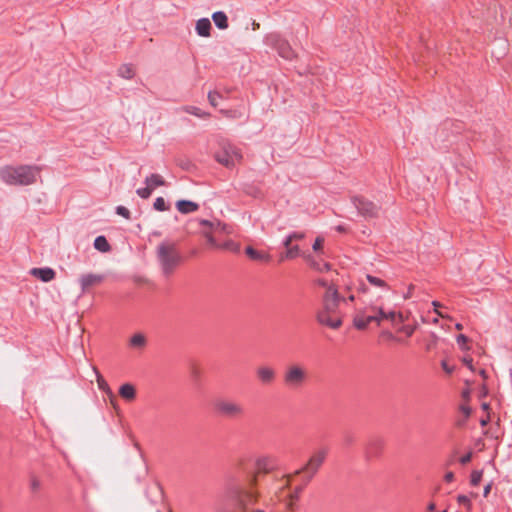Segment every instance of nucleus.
I'll return each mask as SVG.
<instances>
[{
  "label": "nucleus",
  "mask_w": 512,
  "mask_h": 512,
  "mask_svg": "<svg viewBox=\"0 0 512 512\" xmlns=\"http://www.w3.org/2000/svg\"><path fill=\"white\" fill-rule=\"evenodd\" d=\"M350 442H351V439L347 438V439H346V443L348 444V443H350Z\"/></svg>",
  "instance_id": "obj_62"
},
{
  "label": "nucleus",
  "mask_w": 512,
  "mask_h": 512,
  "mask_svg": "<svg viewBox=\"0 0 512 512\" xmlns=\"http://www.w3.org/2000/svg\"><path fill=\"white\" fill-rule=\"evenodd\" d=\"M176 207L179 212L187 214L196 211L198 209V204L192 201L180 200L176 203Z\"/></svg>",
  "instance_id": "obj_19"
},
{
  "label": "nucleus",
  "mask_w": 512,
  "mask_h": 512,
  "mask_svg": "<svg viewBox=\"0 0 512 512\" xmlns=\"http://www.w3.org/2000/svg\"><path fill=\"white\" fill-rule=\"evenodd\" d=\"M353 204L358 210L359 214L365 218H374L379 214V207L372 201H369L363 197H354Z\"/></svg>",
  "instance_id": "obj_11"
},
{
  "label": "nucleus",
  "mask_w": 512,
  "mask_h": 512,
  "mask_svg": "<svg viewBox=\"0 0 512 512\" xmlns=\"http://www.w3.org/2000/svg\"><path fill=\"white\" fill-rule=\"evenodd\" d=\"M135 72L132 66L130 65H122L119 68V75L125 79L133 78Z\"/></svg>",
  "instance_id": "obj_26"
},
{
  "label": "nucleus",
  "mask_w": 512,
  "mask_h": 512,
  "mask_svg": "<svg viewBox=\"0 0 512 512\" xmlns=\"http://www.w3.org/2000/svg\"><path fill=\"white\" fill-rule=\"evenodd\" d=\"M41 487V482L38 478L32 476L30 479V488L33 492H37Z\"/></svg>",
  "instance_id": "obj_35"
},
{
  "label": "nucleus",
  "mask_w": 512,
  "mask_h": 512,
  "mask_svg": "<svg viewBox=\"0 0 512 512\" xmlns=\"http://www.w3.org/2000/svg\"><path fill=\"white\" fill-rule=\"evenodd\" d=\"M214 406L218 414L229 419L241 418L245 413L243 405L233 400L219 399Z\"/></svg>",
  "instance_id": "obj_7"
},
{
  "label": "nucleus",
  "mask_w": 512,
  "mask_h": 512,
  "mask_svg": "<svg viewBox=\"0 0 512 512\" xmlns=\"http://www.w3.org/2000/svg\"><path fill=\"white\" fill-rule=\"evenodd\" d=\"M311 266L318 270V271H324V270H329L330 269V265L328 263H323V264H319V263H316L314 261L311 262Z\"/></svg>",
  "instance_id": "obj_37"
},
{
  "label": "nucleus",
  "mask_w": 512,
  "mask_h": 512,
  "mask_svg": "<svg viewBox=\"0 0 512 512\" xmlns=\"http://www.w3.org/2000/svg\"><path fill=\"white\" fill-rule=\"evenodd\" d=\"M316 283L319 285V286H322L323 288H325V291H327L328 287L329 286H332L331 284L328 283V281L326 279H318L316 281Z\"/></svg>",
  "instance_id": "obj_42"
},
{
  "label": "nucleus",
  "mask_w": 512,
  "mask_h": 512,
  "mask_svg": "<svg viewBox=\"0 0 512 512\" xmlns=\"http://www.w3.org/2000/svg\"><path fill=\"white\" fill-rule=\"evenodd\" d=\"M286 247V252L280 256V261H285L288 259H294L295 257L299 256L300 254V248L297 245H284Z\"/></svg>",
  "instance_id": "obj_21"
},
{
  "label": "nucleus",
  "mask_w": 512,
  "mask_h": 512,
  "mask_svg": "<svg viewBox=\"0 0 512 512\" xmlns=\"http://www.w3.org/2000/svg\"><path fill=\"white\" fill-rule=\"evenodd\" d=\"M413 289H414V286L410 285L407 294L404 295L405 299H408V298L411 297V292H412Z\"/></svg>",
  "instance_id": "obj_48"
},
{
  "label": "nucleus",
  "mask_w": 512,
  "mask_h": 512,
  "mask_svg": "<svg viewBox=\"0 0 512 512\" xmlns=\"http://www.w3.org/2000/svg\"><path fill=\"white\" fill-rule=\"evenodd\" d=\"M456 329L457 330H462L463 329L462 324H460V323L456 324Z\"/></svg>",
  "instance_id": "obj_58"
},
{
  "label": "nucleus",
  "mask_w": 512,
  "mask_h": 512,
  "mask_svg": "<svg viewBox=\"0 0 512 512\" xmlns=\"http://www.w3.org/2000/svg\"><path fill=\"white\" fill-rule=\"evenodd\" d=\"M442 368L444 369V371L448 374L452 373L453 372V367H450L446 361H442Z\"/></svg>",
  "instance_id": "obj_44"
},
{
  "label": "nucleus",
  "mask_w": 512,
  "mask_h": 512,
  "mask_svg": "<svg viewBox=\"0 0 512 512\" xmlns=\"http://www.w3.org/2000/svg\"><path fill=\"white\" fill-rule=\"evenodd\" d=\"M119 395L126 401H133L136 397V389L130 383H125L119 388Z\"/></svg>",
  "instance_id": "obj_17"
},
{
  "label": "nucleus",
  "mask_w": 512,
  "mask_h": 512,
  "mask_svg": "<svg viewBox=\"0 0 512 512\" xmlns=\"http://www.w3.org/2000/svg\"><path fill=\"white\" fill-rule=\"evenodd\" d=\"M442 512H446V511H442Z\"/></svg>",
  "instance_id": "obj_63"
},
{
  "label": "nucleus",
  "mask_w": 512,
  "mask_h": 512,
  "mask_svg": "<svg viewBox=\"0 0 512 512\" xmlns=\"http://www.w3.org/2000/svg\"><path fill=\"white\" fill-rule=\"evenodd\" d=\"M212 19L219 29H226L228 27V19L224 12L213 13Z\"/></svg>",
  "instance_id": "obj_23"
},
{
  "label": "nucleus",
  "mask_w": 512,
  "mask_h": 512,
  "mask_svg": "<svg viewBox=\"0 0 512 512\" xmlns=\"http://www.w3.org/2000/svg\"><path fill=\"white\" fill-rule=\"evenodd\" d=\"M94 247L100 252H108L110 251L111 247L108 243L107 239L104 236H98L96 237L94 241Z\"/></svg>",
  "instance_id": "obj_24"
},
{
  "label": "nucleus",
  "mask_w": 512,
  "mask_h": 512,
  "mask_svg": "<svg viewBox=\"0 0 512 512\" xmlns=\"http://www.w3.org/2000/svg\"><path fill=\"white\" fill-rule=\"evenodd\" d=\"M402 331L407 335V336H411L414 331H415V327L413 326H404L402 328Z\"/></svg>",
  "instance_id": "obj_43"
},
{
  "label": "nucleus",
  "mask_w": 512,
  "mask_h": 512,
  "mask_svg": "<svg viewBox=\"0 0 512 512\" xmlns=\"http://www.w3.org/2000/svg\"><path fill=\"white\" fill-rule=\"evenodd\" d=\"M146 343V337L142 333L134 334L129 340L130 346L137 349H143L146 346Z\"/></svg>",
  "instance_id": "obj_22"
},
{
  "label": "nucleus",
  "mask_w": 512,
  "mask_h": 512,
  "mask_svg": "<svg viewBox=\"0 0 512 512\" xmlns=\"http://www.w3.org/2000/svg\"><path fill=\"white\" fill-rule=\"evenodd\" d=\"M482 408L485 411L489 410V404L488 403H482Z\"/></svg>",
  "instance_id": "obj_53"
},
{
  "label": "nucleus",
  "mask_w": 512,
  "mask_h": 512,
  "mask_svg": "<svg viewBox=\"0 0 512 512\" xmlns=\"http://www.w3.org/2000/svg\"><path fill=\"white\" fill-rule=\"evenodd\" d=\"M258 501V493L253 489H244L236 493L234 497L235 507L238 512H248L250 506Z\"/></svg>",
  "instance_id": "obj_9"
},
{
  "label": "nucleus",
  "mask_w": 512,
  "mask_h": 512,
  "mask_svg": "<svg viewBox=\"0 0 512 512\" xmlns=\"http://www.w3.org/2000/svg\"><path fill=\"white\" fill-rule=\"evenodd\" d=\"M253 512H265V511H264V510H261V509H257V510H255V511H253Z\"/></svg>",
  "instance_id": "obj_60"
},
{
  "label": "nucleus",
  "mask_w": 512,
  "mask_h": 512,
  "mask_svg": "<svg viewBox=\"0 0 512 512\" xmlns=\"http://www.w3.org/2000/svg\"><path fill=\"white\" fill-rule=\"evenodd\" d=\"M220 98H221V95L219 93H217V92H210L208 94L209 103L213 107H217L218 106V101H219Z\"/></svg>",
  "instance_id": "obj_30"
},
{
  "label": "nucleus",
  "mask_w": 512,
  "mask_h": 512,
  "mask_svg": "<svg viewBox=\"0 0 512 512\" xmlns=\"http://www.w3.org/2000/svg\"><path fill=\"white\" fill-rule=\"evenodd\" d=\"M41 168L35 165H7L0 169V179L11 186H28L34 184Z\"/></svg>",
  "instance_id": "obj_2"
},
{
  "label": "nucleus",
  "mask_w": 512,
  "mask_h": 512,
  "mask_svg": "<svg viewBox=\"0 0 512 512\" xmlns=\"http://www.w3.org/2000/svg\"><path fill=\"white\" fill-rule=\"evenodd\" d=\"M206 238H207V240H208L210 245L217 246V243H216V241H215V239H214V237L212 235L207 234Z\"/></svg>",
  "instance_id": "obj_46"
},
{
  "label": "nucleus",
  "mask_w": 512,
  "mask_h": 512,
  "mask_svg": "<svg viewBox=\"0 0 512 512\" xmlns=\"http://www.w3.org/2000/svg\"><path fill=\"white\" fill-rule=\"evenodd\" d=\"M211 23L208 18L199 19L196 23V31L199 36L209 37L210 36Z\"/></svg>",
  "instance_id": "obj_18"
},
{
  "label": "nucleus",
  "mask_w": 512,
  "mask_h": 512,
  "mask_svg": "<svg viewBox=\"0 0 512 512\" xmlns=\"http://www.w3.org/2000/svg\"><path fill=\"white\" fill-rule=\"evenodd\" d=\"M153 206L158 211H166V210H168V206L166 205L165 200L162 197L156 198L155 201H154V205Z\"/></svg>",
  "instance_id": "obj_29"
},
{
  "label": "nucleus",
  "mask_w": 512,
  "mask_h": 512,
  "mask_svg": "<svg viewBox=\"0 0 512 512\" xmlns=\"http://www.w3.org/2000/svg\"><path fill=\"white\" fill-rule=\"evenodd\" d=\"M366 278H367L368 282L374 286H377V287H386L387 286L386 282L378 277H375L372 275H367Z\"/></svg>",
  "instance_id": "obj_28"
},
{
  "label": "nucleus",
  "mask_w": 512,
  "mask_h": 512,
  "mask_svg": "<svg viewBox=\"0 0 512 512\" xmlns=\"http://www.w3.org/2000/svg\"><path fill=\"white\" fill-rule=\"evenodd\" d=\"M482 393H483L484 396L487 395L488 390H487L486 386L482 387Z\"/></svg>",
  "instance_id": "obj_54"
},
{
  "label": "nucleus",
  "mask_w": 512,
  "mask_h": 512,
  "mask_svg": "<svg viewBox=\"0 0 512 512\" xmlns=\"http://www.w3.org/2000/svg\"><path fill=\"white\" fill-rule=\"evenodd\" d=\"M271 459L268 457H262L257 460V467L259 469H268Z\"/></svg>",
  "instance_id": "obj_32"
},
{
  "label": "nucleus",
  "mask_w": 512,
  "mask_h": 512,
  "mask_svg": "<svg viewBox=\"0 0 512 512\" xmlns=\"http://www.w3.org/2000/svg\"><path fill=\"white\" fill-rule=\"evenodd\" d=\"M468 341V338L463 335V334H460L458 337H457V343L460 345V347L463 349V350H468L469 347L466 345Z\"/></svg>",
  "instance_id": "obj_36"
},
{
  "label": "nucleus",
  "mask_w": 512,
  "mask_h": 512,
  "mask_svg": "<svg viewBox=\"0 0 512 512\" xmlns=\"http://www.w3.org/2000/svg\"><path fill=\"white\" fill-rule=\"evenodd\" d=\"M444 479L446 482H452L454 479V473L453 472H447L444 476Z\"/></svg>",
  "instance_id": "obj_45"
},
{
  "label": "nucleus",
  "mask_w": 512,
  "mask_h": 512,
  "mask_svg": "<svg viewBox=\"0 0 512 512\" xmlns=\"http://www.w3.org/2000/svg\"><path fill=\"white\" fill-rule=\"evenodd\" d=\"M93 371H94V373L96 375V381H97L98 388L107 395L110 404L115 409H117L116 396L112 392V390L109 387L108 383L105 381V379L103 378V376L101 375V373L98 371V369L96 367H93Z\"/></svg>",
  "instance_id": "obj_13"
},
{
  "label": "nucleus",
  "mask_w": 512,
  "mask_h": 512,
  "mask_svg": "<svg viewBox=\"0 0 512 512\" xmlns=\"http://www.w3.org/2000/svg\"><path fill=\"white\" fill-rule=\"evenodd\" d=\"M428 509L430 511L434 510L435 509V504L434 503H431L429 506H428Z\"/></svg>",
  "instance_id": "obj_56"
},
{
  "label": "nucleus",
  "mask_w": 512,
  "mask_h": 512,
  "mask_svg": "<svg viewBox=\"0 0 512 512\" xmlns=\"http://www.w3.org/2000/svg\"><path fill=\"white\" fill-rule=\"evenodd\" d=\"M245 252L250 259L255 261L269 262L271 260V256L269 253L265 251L256 250L250 246L246 248Z\"/></svg>",
  "instance_id": "obj_16"
},
{
  "label": "nucleus",
  "mask_w": 512,
  "mask_h": 512,
  "mask_svg": "<svg viewBox=\"0 0 512 512\" xmlns=\"http://www.w3.org/2000/svg\"><path fill=\"white\" fill-rule=\"evenodd\" d=\"M432 305H433V306H434V308H435V312H436L440 317L444 318L445 316H444L441 312H439V311L437 310V308L441 306V305H440V303H438L437 301H434V302L432 303Z\"/></svg>",
  "instance_id": "obj_47"
},
{
  "label": "nucleus",
  "mask_w": 512,
  "mask_h": 512,
  "mask_svg": "<svg viewBox=\"0 0 512 512\" xmlns=\"http://www.w3.org/2000/svg\"><path fill=\"white\" fill-rule=\"evenodd\" d=\"M323 245H324V238L322 236H318L315 239V242L313 244V250L315 252H319L323 249Z\"/></svg>",
  "instance_id": "obj_34"
},
{
  "label": "nucleus",
  "mask_w": 512,
  "mask_h": 512,
  "mask_svg": "<svg viewBox=\"0 0 512 512\" xmlns=\"http://www.w3.org/2000/svg\"><path fill=\"white\" fill-rule=\"evenodd\" d=\"M395 311L385 312L381 306L370 305L365 309L356 310L353 316V325L358 330H365L369 324L380 326L384 319L394 321Z\"/></svg>",
  "instance_id": "obj_3"
},
{
  "label": "nucleus",
  "mask_w": 512,
  "mask_h": 512,
  "mask_svg": "<svg viewBox=\"0 0 512 512\" xmlns=\"http://www.w3.org/2000/svg\"><path fill=\"white\" fill-rule=\"evenodd\" d=\"M327 455L328 448L321 447L316 449L311 454L306 465L302 469L295 471L293 475H298L302 472H307L309 474V477L312 478L318 472L322 464L325 462Z\"/></svg>",
  "instance_id": "obj_8"
},
{
  "label": "nucleus",
  "mask_w": 512,
  "mask_h": 512,
  "mask_svg": "<svg viewBox=\"0 0 512 512\" xmlns=\"http://www.w3.org/2000/svg\"><path fill=\"white\" fill-rule=\"evenodd\" d=\"M31 275L42 280L43 282H50L55 278V271L52 268H33L30 271Z\"/></svg>",
  "instance_id": "obj_15"
},
{
  "label": "nucleus",
  "mask_w": 512,
  "mask_h": 512,
  "mask_svg": "<svg viewBox=\"0 0 512 512\" xmlns=\"http://www.w3.org/2000/svg\"><path fill=\"white\" fill-rule=\"evenodd\" d=\"M462 362L471 370L474 371V367L472 364V358L471 357H464L462 359Z\"/></svg>",
  "instance_id": "obj_39"
},
{
  "label": "nucleus",
  "mask_w": 512,
  "mask_h": 512,
  "mask_svg": "<svg viewBox=\"0 0 512 512\" xmlns=\"http://www.w3.org/2000/svg\"><path fill=\"white\" fill-rule=\"evenodd\" d=\"M293 477V475H288V482L290 481V479Z\"/></svg>",
  "instance_id": "obj_61"
},
{
  "label": "nucleus",
  "mask_w": 512,
  "mask_h": 512,
  "mask_svg": "<svg viewBox=\"0 0 512 512\" xmlns=\"http://www.w3.org/2000/svg\"><path fill=\"white\" fill-rule=\"evenodd\" d=\"M458 502H459L460 504H464V505H466L468 508L470 507V501H469V499H468L466 496H464V495H460V496H458Z\"/></svg>",
  "instance_id": "obj_41"
},
{
  "label": "nucleus",
  "mask_w": 512,
  "mask_h": 512,
  "mask_svg": "<svg viewBox=\"0 0 512 512\" xmlns=\"http://www.w3.org/2000/svg\"><path fill=\"white\" fill-rule=\"evenodd\" d=\"M354 299H355V298H354V296H353V295H350V296L348 297V299H345V300H346V301H351V302H353V301H354Z\"/></svg>",
  "instance_id": "obj_57"
},
{
  "label": "nucleus",
  "mask_w": 512,
  "mask_h": 512,
  "mask_svg": "<svg viewBox=\"0 0 512 512\" xmlns=\"http://www.w3.org/2000/svg\"><path fill=\"white\" fill-rule=\"evenodd\" d=\"M214 159L226 168H233L242 161L240 150L227 142H221L214 152Z\"/></svg>",
  "instance_id": "obj_6"
},
{
  "label": "nucleus",
  "mask_w": 512,
  "mask_h": 512,
  "mask_svg": "<svg viewBox=\"0 0 512 512\" xmlns=\"http://www.w3.org/2000/svg\"><path fill=\"white\" fill-rule=\"evenodd\" d=\"M182 110L188 114L194 115L199 118H208L210 116L209 113L202 111L200 108L195 106H185Z\"/></svg>",
  "instance_id": "obj_25"
},
{
  "label": "nucleus",
  "mask_w": 512,
  "mask_h": 512,
  "mask_svg": "<svg viewBox=\"0 0 512 512\" xmlns=\"http://www.w3.org/2000/svg\"><path fill=\"white\" fill-rule=\"evenodd\" d=\"M471 458H472V453L469 452L460 458V463L465 465L471 461Z\"/></svg>",
  "instance_id": "obj_40"
},
{
  "label": "nucleus",
  "mask_w": 512,
  "mask_h": 512,
  "mask_svg": "<svg viewBox=\"0 0 512 512\" xmlns=\"http://www.w3.org/2000/svg\"><path fill=\"white\" fill-rule=\"evenodd\" d=\"M283 383L291 390L302 388L308 381V369L301 363L289 364L283 372Z\"/></svg>",
  "instance_id": "obj_4"
},
{
  "label": "nucleus",
  "mask_w": 512,
  "mask_h": 512,
  "mask_svg": "<svg viewBox=\"0 0 512 512\" xmlns=\"http://www.w3.org/2000/svg\"><path fill=\"white\" fill-rule=\"evenodd\" d=\"M302 492V487H296L295 490L290 494V503L289 506L292 508L293 502L299 499L300 493Z\"/></svg>",
  "instance_id": "obj_31"
},
{
  "label": "nucleus",
  "mask_w": 512,
  "mask_h": 512,
  "mask_svg": "<svg viewBox=\"0 0 512 512\" xmlns=\"http://www.w3.org/2000/svg\"><path fill=\"white\" fill-rule=\"evenodd\" d=\"M341 298L335 286H329L322 299V308L317 313V321L331 329H338L342 325V314L339 310Z\"/></svg>",
  "instance_id": "obj_1"
},
{
  "label": "nucleus",
  "mask_w": 512,
  "mask_h": 512,
  "mask_svg": "<svg viewBox=\"0 0 512 512\" xmlns=\"http://www.w3.org/2000/svg\"><path fill=\"white\" fill-rule=\"evenodd\" d=\"M145 187L139 188L136 190V193L142 199H147L152 194V191L160 186H164L166 184L164 178L160 174H151L145 178Z\"/></svg>",
  "instance_id": "obj_10"
},
{
  "label": "nucleus",
  "mask_w": 512,
  "mask_h": 512,
  "mask_svg": "<svg viewBox=\"0 0 512 512\" xmlns=\"http://www.w3.org/2000/svg\"><path fill=\"white\" fill-rule=\"evenodd\" d=\"M304 237H305L304 233L293 232L289 236H287V238L285 239L283 244L284 245H290V244H292L293 241L302 240Z\"/></svg>",
  "instance_id": "obj_27"
},
{
  "label": "nucleus",
  "mask_w": 512,
  "mask_h": 512,
  "mask_svg": "<svg viewBox=\"0 0 512 512\" xmlns=\"http://www.w3.org/2000/svg\"><path fill=\"white\" fill-rule=\"evenodd\" d=\"M482 478V471H473L471 474V484L477 486Z\"/></svg>",
  "instance_id": "obj_33"
},
{
  "label": "nucleus",
  "mask_w": 512,
  "mask_h": 512,
  "mask_svg": "<svg viewBox=\"0 0 512 512\" xmlns=\"http://www.w3.org/2000/svg\"><path fill=\"white\" fill-rule=\"evenodd\" d=\"M276 49L278 50L281 57L290 59L293 57L294 53L292 49L290 48L289 44L285 41L279 40L275 44Z\"/></svg>",
  "instance_id": "obj_20"
},
{
  "label": "nucleus",
  "mask_w": 512,
  "mask_h": 512,
  "mask_svg": "<svg viewBox=\"0 0 512 512\" xmlns=\"http://www.w3.org/2000/svg\"><path fill=\"white\" fill-rule=\"evenodd\" d=\"M336 229L339 232H344L345 231V228L343 226H338Z\"/></svg>",
  "instance_id": "obj_55"
},
{
  "label": "nucleus",
  "mask_w": 512,
  "mask_h": 512,
  "mask_svg": "<svg viewBox=\"0 0 512 512\" xmlns=\"http://www.w3.org/2000/svg\"><path fill=\"white\" fill-rule=\"evenodd\" d=\"M258 28H259V24H258V23H256V22H254V23H253V29H254V30H256V29H258Z\"/></svg>",
  "instance_id": "obj_59"
},
{
  "label": "nucleus",
  "mask_w": 512,
  "mask_h": 512,
  "mask_svg": "<svg viewBox=\"0 0 512 512\" xmlns=\"http://www.w3.org/2000/svg\"><path fill=\"white\" fill-rule=\"evenodd\" d=\"M489 421H490V417L487 416V418L481 420V425L482 426H486Z\"/></svg>",
  "instance_id": "obj_51"
},
{
  "label": "nucleus",
  "mask_w": 512,
  "mask_h": 512,
  "mask_svg": "<svg viewBox=\"0 0 512 512\" xmlns=\"http://www.w3.org/2000/svg\"><path fill=\"white\" fill-rule=\"evenodd\" d=\"M479 374L483 377V379H486L488 377L486 371L483 369L479 371Z\"/></svg>",
  "instance_id": "obj_52"
},
{
  "label": "nucleus",
  "mask_w": 512,
  "mask_h": 512,
  "mask_svg": "<svg viewBox=\"0 0 512 512\" xmlns=\"http://www.w3.org/2000/svg\"><path fill=\"white\" fill-rule=\"evenodd\" d=\"M157 258L165 275H170L180 262L175 245L163 242L157 247Z\"/></svg>",
  "instance_id": "obj_5"
},
{
  "label": "nucleus",
  "mask_w": 512,
  "mask_h": 512,
  "mask_svg": "<svg viewBox=\"0 0 512 512\" xmlns=\"http://www.w3.org/2000/svg\"><path fill=\"white\" fill-rule=\"evenodd\" d=\"M116 211H117L118 215H120L126 219L130 218V211L126 207L118 206Z\"/></svg>",
  "instance_id": "obj_38"
},
{
  "label": "nucleus",
  "mask_w": 512,
  "mask_h": 512,
  "mask_svg": "<svg viewBox=\"0 0 512 512\" xmlns=\"http://www.w3.org/2000/svg\"><path fill=\"white\" fill-rule=\"evenodd\" d=\"M256 376L263 385H271L275 381L276 372L270 366L261 365L256 369Z\"/></svg>",
  "instance_id": "obj_14"
},
{
  "label": "nucleus",
  "mask_w": 512,
  "mask_h": 512,
  "mask_svg": "<svg viewBox=\"0 0 512 512\" xmlns=\"http://www.w3.org/2000/svg\"><path fill=\"white\" fill-rule=\"evenodd\" d=\"M395 319H398L400 322H403V321H404V317H403L402 313H397V312H395V318H394V320H395Z\"/></svg>",
  "instance_id": "obj_49"
},
{
  "label": "nucleus",
  "mask_w": 512,
  "mask_h": 512,
  "mask_svg": "<svg viewBox=\"0 0 512 512\" xmlns=\"http://www.w3.org/2000/svg\"><path fill=\"white\" fill-rule=\"evenodd\" d=\"M104 275L97 273H86L82 274L78 281L80 283L82 292H86L93 286L100 285L104 281Z\"/></svg>",
  "instance_id": "obj_12"
},
{
  "label": "nucleus",
  "mask_w": 512,
  "mask_h": 512,
  "mask_svg": "<svg viewBox=\"0 0 512 512\" xmlns=\"http://www.w3.org/2000/svg\"><path fill=\"white\" fill-rule=\"evenodd\" d=\"M491 490V484L486 485L484 488V496L487 497Z\"/></svg>",
  "instance_id": "obj_50"
}]
</instances>
